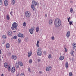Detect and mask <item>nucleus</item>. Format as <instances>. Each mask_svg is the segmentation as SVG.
<instances>
[{
	"label": "nucleus",
	"instance_id": "obj_7",
	"mask_svg": "<svg viewBox=\"0 0 76 76\" xmlns=\"http://www.w3.org/2000/svg\"><path fill=\"white\" fill-rule=\"evenodd\" d=\"M37 54L39 56H41L42 55V51H38L37 52Z\"/></svg>",
	"mask_w": 76,
	"mask_h": 76
},
{
	"label": "nucleus",
	"instance_id": "obj_3",
	"mask_svg": "<svg viewBox=\"0 0 76 76\" xmlns=\"http://www.w3.org/2000/svg\"><path fill=\"white\" fill-rule=\"evenodd\" d=\"M31 12L29 11H27L25 12V15L27 18H30L31 17Z\"/></svg>",
	"mask_w": 76,
	"mask_h": 76
},
{
	"label": "nucleus",
	"instance_id": "obj_43",
	"mask_svg": "<svg viewBox=\"0 0 76 76\" xmlns=\"http://www.w3.org/2000/svg\"><path fill=\"white\" fill-rule=\"evenodd\" d=\"M51 39L52 40H54V36H53L51 37Z\"/></svg>",
	"mask_w": 76,
	"mask_h": 76
},
{
	"label": "nucleus",
	"instance_id": "obj_18",
	"mask_svg": "<svg viewBox=\"0 0 76 76\" xmlns=\"http://www.w3.org/2000/svg\"><path fill=\"white\" fill-rule=\"evenodd\" d=\"M4 4L5 6H7L8 5V1L5 0L4 1Z\"/></svg>",
	"mask_w": 76,
	"mask_h": 76
},
{
	"label": "nucleus",
	"instance_id": "obj_15",
	"mask_svg": "<svg viewBox=\"0 0 76 76\" xmlns=\"http://www.w3.org/2000/svg\"><path fill=\"white\" fill-rule=\"evenodd\" d=\"M23 35L22 34L19 33L18 34V37H21V38H22V37H23Z\"/></svg>",
	"mask_w": 76,
	"mask_h": 76
},
{
	"label": "nucleus",
	"instance_id": "obj_37",
	"mask_svg": "<svg viewBox=\"0 0 76 76\" xmlns=\"http://www.w3.org/2000/svg\"><path fill=\"white\" fill-rule=\"evenodd\" d=\"M31 30H32L33 31H34V29H35V27H32L31 28Z\"/></svg>",
	"mask_w": 76,
	"mask_h": 76
},
{
	"label": "nucleus",
	"instance_id": "obj_52",
	"mask_svg": "<svg viewBox=\"0 0 76 76\" xmlns=\"http://www.w3.org/2000/svg\"><path fill=\"white\" fill-rule=\"evenodd\" d=\"M39 41L38 40L37 41V44H39Z\"/></svg>",
	"mask_w": 76,
	"mask_h": 76
},
{
	"label": "nucleus",
	"instance_id": "obj_39",
	"mask_svg": "<svg viewBox=\"0 0 76 76\" xmlns=\"http://www.w3.org/2000/svg\"><path fill=\"white\" fill-rule=\"evenodd\" d=\"M48 58H51V55H49V56H48Z\"/></svg>",
	"mask_w": 76,
	"mask_h": 76
},
{
	"label": "nucleus",
	"instance_id": "obj_31",
	"mask_svg": "<svg viewBox=\"0 0 76 76\" xmlns=\"http://www.w3.org/2000/svg\"><path fill=\"white\" fill-rule=\"evenodd\" d=\"M21 41H22L21 40V39H19L18 40V42L20 43V42H21Z\"/></svg>",
	"mask_w": 76,
	"mask_h": 76
},
{
	"label": "nucleus",
	"instance_id": "obj_20",
	"mask_svg": "<svg viewBox=\"0 0 76 76\" xmlns=\"http://www.w3.org/2000/svg\"><path fill=\"white\" fill-rule=\"evenodd\" d=\"M72 45H73V50H74V49H75V48H76V43H73Z\"/></svg>",
	"mask_w": 76,
	"mask_h": 76
},
{
	"label": "nucleus",
	"instance_id": "obj_42",
	"mask_svg": "<svg viewBox=\"0 0 76 76\" xmlns=\"http://www.w3.org/2000/svg\"><path fill=\"white\" fill-rule=\"evenodd\" d=\"M44 53V54H45V55H46V54H47V52H46V51H44L43 52Z\"/></svg>",
	"mask_w": 76,
	"mask_h": 76
},
{
	"label": "nucleus",
	"instance_id": "obj_4",
	"mask_svg": "<svg viewBox=\"0 0 76 76\" xmlns=\"http://www.w3.org/2000/svg\"><path fill=\"white\" fill-rule=\"evenodd\" d=\"M12 31H9L7 32V35L10 37H11L12 35Z\"/></svg>",
	"mask_w": 76,
	"mask_h": 76
},
{
	"label": "nucleus",
	"instance_id": "obj_8",
	"mask_svg": "<svg viewBox=\"0 0 76 76\" xmlns=\"http://www.w3.org/2000/svg\"><path fill=\"white\" fill-rule=\"evenodd\" d=\"M15 66L16 69H18V68L19 67V65L18 64V62H16V63L15 65Z\"/></svg>",
	"mask_w": 76,
	"mask_h": 76
},
{
	"label": "nucleus",
	"instance_id": "obj_38",
	"mask_svg": "<svg viewBox=\"0 0 76 76\" xmlns=\"http://www.w3.org/2000/svg\"><path fill=\"white\" fill-rule=\"evenodd\" d=\"M13 38H14V39H16L17 38V36H14L13 37Z\"/></svg>",
	"mask_w": 76,
	"mask_h": 76
},
{
	"label": "nucleus",
	"instance_id": "obj_35",
	"mask_svg": "<svg viewBox=\"0 0 76 76\" xmlns=\"http://www.w3.org/2000/svg\"><path fill=\"white\" fill-rule=\"evenodd\" d=\"M70 25H72V23H73V21H71L69 22Z\"/></svg>",
	"mask_w": 76,
	"mask_h": 76
},
{
	"label": "nucleus",
	"instance_id": "obj_5",
	"mask_svg": "<svg viewBox=\"0 0 76 76\" xmlns=\"http://www.w3.org/2000/svg\"><path fill=\"white\" fill-rule=\"evenodd\" d=\"M11 70V72L12 73H14V72H15V67L13 66Z\"/></svg>",
	"mask_w": 76,
	"mask_h": 76
},
{
	"label": "nucleus",
	"instance_id": "obj_33",
	"mask_svg": "<svg viewBox=\"0 0 76 76\" xmlns=\"http://www.w3.org/2000/svg\"><path fill=\"white\" fill-rule=\"evenodd\" d=\"M28 72H29L30 73L31 72V68H28Z\"/></svg>",
	"mask_w": 76,
	"mask_h": 76
},
{
	"label": "nucleus",
	"instance_id": "obj_1",
	"mask_svg": "<svg viewBox=\"0 0 76 76\" xmlns=\"http://www.w3.org/2000/svg\"><path fill=\"white\" fill-rule=\"evenodd\" d=\"M54 25L56 27H58L61 25V20L58 18L56 19L54 21Z\"/></svg>",
	"mask_w": 76,
	"mask_h": 76
},
{
	"label": "nucleus",
	"instance_id": "obj_27",
	"mask_svg": "<svg viewBox=\"0 0 76 76\" xmlns=\"http://www.w3.org/2000/svg\"><path fill=\"white\" fill-rule=\"evenodd\" d=\"M73 53H74V51H73V50H72L71 51V56H73Z\"/></svg>",
	"mask_w": 76,
	"mask_h": 76
},
{
	"label": "nucleus",
	"instance_id": "obj_9",
	"mask_svg": "<svg viewBox=\"0 0 76 76\" xmlns=\"http://www.w3.org/2000/svg\"><path fill=\"white\" fill-rule=\"evenodd\" d=\"M51 69V67L50 66H48L46 67V71H49Z\"/></svg>",
	"mask_w": 76,
	"mask_h": 76
},
{
	"label": "nucleus",
	"instance_id": "obj_58",
	"mask_svg": "<svg viewBox=\"0 0 76 76\" xmlns=\"http://www.w3.org/2000/svg\"><path fill=\"white\" fill-rule=\"evenodd\" d=\"M16 32V31H13V32L15 33V32Z\"/></svg>",
	"mask_w": 76,
	"mask_h": 76
},
{
	"label": "nucleus",
	"instance_id": "obj_59",
	"mask_svg": "<svg viewBox=\"0 0 76 76\" xmlns=\"http://www.w3.org/2000/svg\"><path fill=\"white\" fill-rule=\"evenodd\" d=\"M10 14H11V15H12V12L10 13Z\"/></svg>",
	"mask_w": 76,
	"mask_h": 76
},
{
	"label": "nucleus",
	"instance_id": "obj_25",
	"mask_svg": "<svg viewBox=\"0 0 76 76\" xmlns=\"http://www.w3.org/2000/svg\"><path fill=\"white\" fill-rule=\"evenodd\" d=\"M29 30L30 34H33V32H34V30L30 29H29Z\"/></svg>",
	"mask_w": 76,
	"mask_h": 76
},
{
	"label": "nucleus",
	"instance_id": "obj_46",
	"mask_svg": "<svg viewBox=\"0 0 76 76\" xmlns=\"http://www.w3.org/2000/svg\"><path fill=\"white\" fill-rule=\"evenodd\" d=\"M38 50V51H42L41 49V48H39V50Z\"/></svg>",
	"mask_w": 76,
	"mask_h": 76
},
{
	"label": "nucleus",
	"instance_id": "obj_12",
	"mask_svg": "<svg viewBox=\"0 0 76 76\" xmlns=\"http://www.w3.org/2000/svg\"><path fill=\"white\" fill-rule=\"evenodd\" d=\"M12 59H14L15 60H16L17 59V57L14 55H13L12 57Z\"/></svg>",
	"mask_w": 76,
	"mask_h": 76
},
{
	"label": "nucleus",
	"instance_id": "obj_49",
	"mask_svg": "<svg viewBox=\"0 0 76 76\" xmlns=\"http://www.w3.org/2000/svg\"><path fill=\"white\" fill-rule=\"evenodd\" d=\"M19 75H20V74L19 73H18V75H17L16 76H19Z\"/></svg>",
	"mask_w": 76,
	"mask_h": 76
},
{
	"label": "nucleus",
	"instance_id": "obj_26",
	"mask_svg": "<svg viewBox=\"0 0 76 76\" xmlns=\"http://www.w3.org/2000/svg\"><path fill=\"white\" fill-rule=\"evenodd\" d=\"M35 6V5H33V4L31 5V8H32V9H33V10H35V8L34 7V6Z\"/></svg>",
	"mask_w": 76,
	"mask_h": 76
},
{
	"label": "nucleus",
	"instance_id": "obj_17",
	"mask_svg": "<svg viewBox=\"0 0 76 76\" xmlns=\"http://www.w3.org/2000/svg\"><path fill=\"white\" fill-rule=\"evenodd\" d=\"M6 48H9L10 47V44L9 43H7L6 45Z\"/></svg>",
	"mask_w": 76,
	"mask_h": 76
},
{
	"label": "nucleus",
	"instance_id": "obj_44",
	"mask_svg": "<svg viewBox=\"0 0 76 76\" xmlns=\"http://www.w3.org/2000/svg\"><path fill=\"white\" fill-rule=\"evenodd\" d=\"M3 38L5 39L6 38V36L5 35H4V36H2Z\"/></svg>",
	"mask_w": 76,
	"mask_h": 76
},
{
	"label": "nucleus",
	"instance_id": "obj_50",
	"mask_svg": "<svg viewBox=\"0 0 76 76\" xmlns=\"http://www.w3.org/2000/svg\"><path fill=\"white\" fill-rule=\"evenodd\" d=\"M38 62L40 61V59H38Z\"/></svg>",
	"mask_w": 76,
	"mask_h": 76
},
{
	"label": "nucleus",
	"instance_id": "obj_6",
	"mask_svg": "<svg viewBox=\"0 0 76 76\" xmlns=\"http://www.w3.org/2000/svg\"><path fill=\"white\" fill-rule=\"evenodd\" d=\"M18 64L20 65V66H23V64L22 62L18 61Z\"/></svg>",
	"mask_w": 76,
	"mask_h": 76
},
{
	"label": "nucleus",
	"instance_id": "obj_53",
	"mask_svg": "<svg viewBox=\"0 0 76 76\" xmlns=\"http://www.w3.org/2000/svg\"><path fill=\"white\" fill-rule=\"evenodd\" d=\"M70 17H69V18H67V19H69V20H70V19L71 18Z\"/></svg>",
	"mask_w": 76,
	"mask_h": 76
},
{
	"label": "nucleus",
	"instance_id": "obj_21",
	"mask_svg": "<svg viewBox=\"0 0 76 76\" xmlns=\"http://www.w3.org/2000/svg\"><path fill=\"white\" fill-rule=\"evenodd\" d=\"M64 58V57L63 56H61L60 57L59 59L61 60H63Z\"/></svg>",
	"mask_w": 76,
	"mask_h": 76
},
{
	"label": "nucleus",
	"instance_id": "obj_40",
	"mask_svg": "<svg viewBox=\"0 0 76 76\" xmlns=\"http://www.w3.org/2000/svg\"><path fill=\"white\" fill-rule=\"evenodd\" d=\"M69 75L70 76H72L73 75V74H72V73L70 72L69 74Z\"/></svg>",
	"mask_w": 76,
	"mask_h": 76
},
{
	"label": "nucleus",
	"instance_id": "obj_14",
	"mask_svg": "<svg viewBox=\"0 0 76 76\" xmlns=\"http://www.w3.org/2000/svg\"><path fill=\"white\" fill-rule=\"evenodd\" d=\"M11 68H12V66L11 65H9L7 68L8 70L9 71H11L10 69H11Z\"/></svg>",
	"mask_w": 76,
	"mask_h": 76
},
{
	"label": "nucleus",
	"instance_id": "obj_29",
	"mask_svg": "<svg viewBox=\"0 0 76 76\" xmlns=\"http://www.w3.org/2000/svg\"><path fill=\"white\" fill-rule=\"evenodd\" d=\"M7 54L8 56H11V53H10V52H8L7 53Z\"/></svg>",
	"mask_w": 76,
	"mask_h": 76
},
{
	"label": "nucleus",
	"instance_id": "obj_57",
	"mask_svg": "<svg viewBox=\"0 0 76 76\" xmlns=\"http://www.w3.org/2000/svg\"><path fill=\"white\" fill-rule=\"evenodd\" d=\"M45 17H47V14H45Z\"/></svg>",
	"mask_w": 76,
	"mask_h": 76
},
{
	"label": "nucleus",
	"instance_id": "obj_32",
	"mask_svg": "<svg viewBox=\"0 0 76 76\" xmlns=\"http://www.w3.org/2000/svg\"><path fill=\"white\" fill-rule=\"evenodd\" d=\"M73 8H71L70 9V12L71 13H72V12H73Z\"/></svg>",
	"mask_w": 76,
	"mask_h": 76
},
{
	"label": "nucleus",
	"instance_id": "obj_24",
	"mask_svg": "<svg viewBox=\"0 0 76 76\" xmlns=\"http://www.w3.org/2000/svg\"><path fill=\"white\" fill-rule=\"evenodd\" d=\"M69 66V64H68V62H66L65 63V67L66 68H68V67Z\"/></svg>",
	"mask_w": 76,
	"mask_h": 76
},
{
	"label": "nucleus",
	"instance_id": "obj_2",
	"mask_svg": "<svg viewBox=\"0 0 76 76\" xmlns=\"http://www.w3.org/2000/svg\"><path fill=\"white\" fill-rule=\"evenodd\" d=\"M18 26V23H13L12 25V26L11 27L12 29L13 30H17V28Z\"/></svg>",
	"mask_w": 76,
	"mask_h": 76
},
{
	"label": "nucleus",
	"instance_id": "obj_45",
	"mask_svg": "<svg viewBox=\"0 0 76 76\" xmlns=\"http://www.w3.org/2000/svg\"><path fill=\"white\" fill-rule=\"evenodd\" d=\"M28 40L29 39H26L25 41H26V42H28Z\"/></svg>",
	"mask_w": 76,
	"mask_h": 76
},
{
	"label": "nucleus",
	"instance_id": "obj_19",
	"mask_svg": "<svg viewBox=\"0 0 76 76\" xmlns=\"http://www.w3.org/2000/svg\"><path fill=\"white\" fill-rule=\"evenodd\" d=\"M64 50H65V52H67V46L66 45H64Z\"/></svg>",
	"mask_w": 76,
	"mask_h": 76
},
{
	"label": "nucleus",
	"instance_id": "obj_23",
	"mask_svg": "<svg viewBox=\"0 0 76 76\" xmlns=\"http://www.w3.org/2000/svg\"><path fill=\"white\" fill-rule=\"evenodd\" d=\"M4 66L5 67H7V66H8V63H5L4 64Z\"/></svg>",
	"mask_w": 76,
	"mask_h": 76
},
{
	"label": "nucleus",
	"instance_id": "obj_28",
	"mask_svg": "<svg viewBox=\"0 0 76 76\" xmlns=\"http://www.w3.org/2000/svg\"><path fill=\"white\" fill-rule=\"evenodd\" d=\"M7 18L8 20H9L10 19V17H9V15H7Z\"/></svg>",
	"mask_w": 76,
	"mask_h": 76
},
{
	"label": "nucleus",
	"instance_id": "obj_36",
	"mask_svg": "<svg viewBox=\"0 0 76 76\" xmlns=\"http://www.w3.org/2000/svg\"><path fill=\"white\" fill-rule=\"evenodd\" d=\"M12 1L13 4H15V0H12Z\"/></svg>",
	"mask_w": 76,
	"mask_h": 76
},
{
	"label": "nucleus",
	"instance_id": "obj_10",
	"mask_svg": "<svg viewBox=\"0 0 76 76\" xmlns=\"http://www.w3.org/2000/svg\"><path fill=\"white\" fill-rule=\"evenodd\" d=\"M33 5L34 6H36L37 4V2L35 1L34 0L32 1Z\"/></svg>",
	"mask_w": 76,
	"mask_h": 76
},
{
	"label": "nucleus",
	"instance_id": "obj_41",
	"mask_svg": "<svg viewBox=\"0 0 76 76\" xmlns=\"http://www.w3.org/2000/svg\"><path fill=\"white\" fill-rule=\"evenodd\" d=\"M2 4V0H0V6Z\"/></svg>",
	"mask_w": 76,
	"mask_h": 76
},
{
	"label": "nucleus",
	"instance_id": "obj_11",
	"mask_svg": "<svg viewBox=\"0 0 76 76\" xmlns=\"http://www.w3.org/2000/svg\"><path fill=\"white\" fill-rule=\"evenodd\" d=\"M32 52L31 51L29 52L28 53V57H29L31 56V55H32Z\"/></svg>",
	"mask_w": 76,
	"mask_h": 76
},
{
	"label": "nucleus",
	"instance_id": "obj_51",
	"mask_svg": "<svg viewBox=\"0 0 76 76\" xmlns=\"http://www.w3.org/2000/svg\"><path fill=\"white\" fill-rule=\"evenodd\" d=\"M1 54V50H0V54Z\"/></svg>",
	"mask_w": 76,
	"mask_h": 76
},
{
	"label": "nucleus",
	"instance_id": "obj_60",
	"mask_svg": "<svg viewBox=\"0 0 76 76\" xmlns=\"http://www.w3.org/2000/svg\"><path fill=\"white\" fill-rule=\"evenodd\" d=\"M4 76V75H3V74H2L1 75V76Z\"/></svg>",
	"mask_w": 76,
	"mask_h": 76
},
{
	"label": "nucleus",
	"instance_id": "obj_47",
	"mask_svg": "<svg viewBox=\"0 0 76 76\" xmlns=\"http://www.w3.org/2000/svg\"><path fill=\"white\" fill-rule=\"evenodd\" d=\"M4 43H5V41H3L2 42V44H4Z\"/></svg>",
	"mask_w": 76,
	"mask_h": 76
},
{
	"label": "nucleus",
	"instance_id": "obj_13",
	"mask_svg": "<svg viewBox=\"0 0 76 76\" xmlns=\"http://www.w3.org/2000/svg\"><path fill=\"white\" fill-rule=\"evenodd\" d=\"M66 36L68 38H69L70 37V31H68L66 34Z\"/></svg>",
	"mask_w": 76,
	"mask_h": 76
},
{
	"label": "nucleus",
	"instance_id": "obj_34",
	"mask_svg": "<svg viewBox=\"0 0 76 76\" xmlns=\"http://www.w3.org/2000/svg\"><path fill=\"white\" fill-rule=\"evenodd\" d=\"M23 25L24 26H26V23L24 22L23 23Z\"/></svg>",
	"mask_w": 76,
	"mask_h": 76
},
{
	"label": "nucleus",
	"instance_id": "obj_54",
	"mask_svg": "<svg viewBox=\"0 0 76 76\" xmlns=\"http://www.w3.org/2000/svg\"><path fill=\"white\" fill-rule=\"evenodd\" d=\"M42 73V72H41V71H40L39 72V73Z\"/></svg>",
	"mask_w": 76,
	"mask_h": 76
},
{
	"label": "nucleus",
	"instance_id": "obj_16",
	"mask_svg": "<svg viewBox=\"0 0 76 76\" xmlns=\"http://www.w3.org/2000/svg\"><path fill=\"white\" fill-rule=\"evenodd\" d=\"M53 20L52 19H50L49 21V25H52V23H53Z\"/></svg>",
	"mask_w": 76,
	"mask_h": 76
},
{
	"label": "nucleus",
	"instance_id": "obj_22",
	"mask_svg": "<svg viewBox=\"0 0 76 76\" xmlns=\"http://www.w3.org/2000/svg\"><path fill=\"white\" fill-rule=\"evenodd\" d=\"M39 27L37 26L36 29V31L37 32H39Z\"/></svg>",
	"mask_w": 76,
	"mask_h": 76
},
{
	"label": "nucleus",
	"instance_id": "obj_55",
	"mask_svg": "<svg viewBox=\"0 0 76 76\" xmlns=\"http://www.w3.org/2000/svg\"><path fill=\"white\" fill-rule=\"evenodd\" d=\"M68 21L69 22H70V20L69 19H68Z\"/></svg>",
	"mask_w": 76,
	"mask_h": 76
},
{
	"label": "nucleus",
	"instance_id": "obj_56",
	"mask_svg": "<svg viewBox=\"0 0 76 76\" xmlns=\"http://www.w3.org/2000/svg\"><path fill=\"white\" fill-rule=\"evenodd\" d=\"M70 3H73V1H70Z\"/></svg>",
	"mask_w": 76,
	"mask_h": 76
},
{
	"label": "nucleus",
	"instance_id": "obj_48",
	"mask_svg": "<svg viewBox=\"0 0 76 76\" xmlns=\"http://www.w3.org/2000/svg\"><path fill=\"white\" fill-rule=\"evenodd\" d=\"M37 44V47H39V44Z\"/></svg>",
	"mask_w": 76,
	"mask_h": 76
},
{
	"label": "nucleus",
	"instance_id": "obj_30",
	"mask_svg": "<svg viewBox=\"0 0 76 76\" xmlns=\"http://www.w3.org/2000/svg\"><path fill=\"white\" fill-rule=\"evenodd\" d=\"M29 63L31 64L32 63V60L31 59H30V60L29 61Z\"/></svg>",
	"mask_w": 76,
	"mask_h": 76
}]
</instances>
